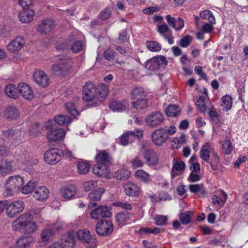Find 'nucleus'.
Wrapping results in <instances>:
<instances>
[{
    "label": "nucleus",
    "instance_id": "34",
    "mask_svg": "<svg viewBox=\"0 0 248 248\" xmlns=\"http://www.w3.org/2000/svg\"><path fill=\"white\" fill-rule=\"evenodd\" d=\"M97 163H110L111 158L109 155L105 151H101L97 154L95 157Z\"/></svg>",
    "mask_w": 248,
    "mask_h": 248
},
{
    "label": "nucleus",
    "instance_id": "58",
    "mask_svg": "<svg viewBox=\"0 0 248 248\" xmlns=\"http://www.w3.org/2000/svg\"><path fill=\"white\" fill-rule=\"evenodd\" d=\"M115 52L110 48L106 50L103 54L104 57L106 60L112 61L115 57Z\"/></svg>",
    "mask_w": 248,
    "mask_h": 248
},
{
    "label": "nucleus",
    "instance_id": "29",
    "mask_svg": "<svg viewBox=\"0 0 248 248\" xmlns=\"http://www.w3.org/2000/svg\"><path fill=\"white\" fill-rule=\"evenodd\" d=\"M13 161L7 159H2L0 161V174L5 175L10 172L13 169Z\"/></svg>",
    "mask_w": 248,
    "mask_h": 248
},
{
    "label": "nucleus",
    "instance_id": "23",
    "mask_svg": "<svg viewBox=\"0 0 248 248\" xmlns=\"http://www.w3.org/2000/svg\"><path fill=\"white\" fill-rule=\"evenodd\" d=\"M33 78L35 82L42 87H46L48 84L49 79L47 75L42 71L34 72Z\"/></svg>",
    "mask_w": 248,
    "mask_h": 248
},
{
    "label": "nucleus",
    "instance_id": "42",
    "mask_svg": "<svg viewBox=\"0 0 248 248\" xmlns=\"http://www.w3.org/2000/svg\"><path fill=\"white\" fill-rule=\"evenodd\" d=\"M37 186V183L31 180L25 186H22L21 191L23 194H27L31 193Z\"/></svg>",
    "mask_w": 248,
    "mask_h": 248
},
{
    "label": "nucleus",
    "instance_id": "16",
    "mask_svg": "<svg viewBox=\"0 0 248 248\" xmlns=\"http://www.w3.org/2000/svg\"><path fill=\"white\" fill-rule=\"evenodd\" d=\"M124 193L129 196H136L139 195L140 187L132 182H127L123 185Z\"/></svg>",
    "mask_w": 248,
    "mask_h": 248
},
{
    "label": "nucleus",
    "instance_id": "53",
    "mask_svg": "<svg viewBox=\"0 0 248 248\" xmlns=\"http://www.w3.org/2000/svg\"><path fill=\"white\" fill-rule=\"evenodd\" d=\"M54 234V232L50 229H44L41 233V238L43 242L48 241Z\"/></svg>",
    "mask_w": 248,
    "mask_h": 248
},
{
    "label": "nucleus",
    "instance_id": "41",
    "mask_svg": "<svg viewBox=\"0 0 248 248\" xmlns=\"http://www.w3.org/2000/svg\"><path fill=\"white\" fill-rule=\"evenodd\" d=\"M90 165L88 162L83 161H79L77 164L78 172L80 174L87 173L90 170Z\"/></svg>",
    "mask_w": 248,
    "mask_h": 248
},
{
    "label": "nucleus",
    "instance_id": "39",
    "mask_svg": "<svg viewBox=\"0 0 248 248\" xmlns=\"http://www.w3.org/2000/svg\"><path fill=\"white\" fill-rule=\"evenodd\" d=\"M210 145L208 143H206L202 147L200 152V157L205 161H207L209 159V150Z\"/></svg>",
    "mask_w": 248,
    "mask_h": 248
},
{
    "label": "nucleus",
    "instance_id": "10",
    "mask_svg": "<svg viewBox=\"0 0 248 248\" xmlns=\"http://www.w3.org/2000/svg\"><path fill=\"white\" fill-rule=\"evenodd\" d=\"M164 120L163 114L159 111L151 113L145 119V123L148 126L156 127L160 125Z\"/></svg>",
    "mask_w": 248,
    "mask_h": 248
},
{
    "label": "nucleus",
    "instance_id": "7",
    "mask_svg": "<svg viewBox=\"0 0 248 248\" xmlns=\"http://www.w3.org/2000/svg\"><path fill=\"white\" fill-rule=\"evenodd\" d=\"M143 136V131L137 129L134 131H128L119 138L120 144L123 146L127 145L129 142H132L135 139L140 140Z\"/></svg>",
    "mask_w": 248,
    "mask_h": 248
},
{
    "label": "nucleus",
    "instance_id": "17",
    "mask_svg": "<svg viewBox=\"0 0 248 248\" xmlns=\"http://www.w3.org/2000/svg\"><path fill=\"white\" fill-rule=\"evenodd\" d=\"M55 26V24L53 20L46 19L38 25L37 30L41 34H45L51 31Z\"/></svg>",
    "mask_w": 248,
    "mask_h": 248
},
{
    "label": "nucleus",
    "instance_id": "44",
    "mask_svg": "<svg viewBox=\"0 0 248 248\" xmlns=\"http://www.w3.org/2000/svg\"><path fill=\"white\" fill-rule=\"evenodd\" d=\"M180 113V109L175 105H171L166 109V113L169 117H174Z\"/></svg>",
    "mask_w": 248,
    "mask_h": 248
},
{
    "label": "nucleus",
    "instance_id": "55",
    "mask_svg": "<svg viewBox=\"0 0 248 248\" xmlns=\"http://www.w3.org/2000/svg\"><path fill=\"white\" fill-rule=\"evenodd\" d=\"M97 186V182L96 181H88L83 184V187L85 191H89L95 188Z\"/></svg>",
    "mask_w": 248,
    "mask_h": 248
},
{
    "label": "nucleus",
    "instance_id": "4",
    "mask_svg": "<svg viewBox=\"0 0 248 248\" xmlns=\"http://www.w3.org/2000/svg\"><path fill=\"white\" fill-rule=\"evenodd\" d=\"M88 206L90 209L94 208L90 213V216L93 219L98 220L102 217H109L111 215L108 207L106 205L98 206L96 202H90Z\"/></svg>",
    "mask_w": 248,
    "mask_h": 248
},
{
    "label": "nucleus",
    "instance_id": "8",
    "mask_svg": "<svg viewBox=\"0 0 248 248\" xmlns=\"http://www.w3.org/2000/svg\"><path fill=\"white\" fill-rule=\"evenodd\" d=\"M113 230L112 223L106 219H101L96 224L95 231L100 236H108L111 233Z\"/></svg>",
    "mask_w": 248,
    "mask_h": 248
},
{
    "label": "nucleus",
    "instance_id": "51",
    "mask_svg": "<svg viewBox=\"0 0 248 248\" xmlns=\"http://www.w3.org/2000/svg\"><path fill=\"white\" fill-rule=\"evenodd\" d=\"M186 141V137L185 135H182L179 137H175L172 140V146L178 149Z\"/></svg>",
    "mask_w": 248,
    "mask_h": 248
},
{
    "label": "nucleus",
    "instance_id": "14",
    "mask_svg": "<svg viewBox=\"0 0 248 248\" xmlns=\"http://www.w3.org/2000/svg\"><path fill=\"white\" fill-rule=\"evenodd\" d=\"M25 44V41L22 36H17L7 46V50L11 53H15L21 50Z\"/></svg>",
    "mask_w": 248,
    "mask_h": 248
},
{
    "label": "nucleus",
    "instance_id": "6",
    "mask_svg": "<svg viewBox=\"0 0 248 248\" xmlns=\"http://www.w3.org/2000/svg\"><path fill=\"white\" fill-rule=\"evenodd\" d=\"M77 237L80 242L85 245L87 248H94L96 246V239L91 235L88 230H79L77 232Z\"/></svg>",
    "mask_w": 248,
    "mask_h": 248
},
{
    "label": "nucleus",
    "instance_id": "35",
    "mask_svg": "<svg viewBox=\"0 0 248 248\" xmlns=\"http://www.w3.org/2000/svg\"><path fill=\"white\" fill-rule=\"evenodd\" d=\"M6 95L12 98H16L18 97V88L14 84L8 85L5 90Z\"/></svg>",
    "mask_w": 248,
    "mask_h": 248
},
{
    "label": "nucleus",
    "instance_id": "31",
    "mask_svg": "<svg viewBox=\"0 0 248 248\" xmlns=\"http://www.w3.org/2000/svg\"><path fill=\"white\" fill-rule=\"evenodd\" d=\"M33 241L34 238L31 235L22 237L17 240V248H29L30 243Z\"/></svg>",
    "mask_w": 248,
    "mask_h": 248
},
{
    "label": "nucleus",
    "instance_id": "54",
    "mask_svg": "<svg viewBox=\"0 0 248 248\" xmlns=\"http://www.w3.org/2000/svg\"><path fill=\"white\" fill-rule=\"evenodd\" d=\"M227 194L222 190H218V205L223 206L227 199Z\"/></svg>",
    "mask_w": 248,
    "mask_h": 248
},
{
    "label": "nucleus",
    "instance_id": "12",
    "mask_svg": "<svg viewBox=\"0 0 248 248\" xmlns=\"http://www.w3.org/2000/svg\"><path fill=\"white\" fill-rule=\"evenodd\" d=\"M44 159L47 164L53 165L61 159V151L58 148H52L44 154Z\"/></svg>",
    "mask_w": 248,
    "mask_h": 248
},
{
    "label": "nucleus",
    "instance_id": "13",
    "mask_svg": "<svg viewBox=\"0 0 248 248\" xmlns=\"http://www.w3.org/2000/svg\"><path fill=\"white\" fill-rule=\"evenodd\" d=\"M25 208L23 201L19 200L10 203L6 208V213L8 217H13L17 214L21 212Z\"/></svg>",
    "mask_w": 248,
    "mask_h": 248
},
{
    "label": "nucleus",
    "instance_id": "45",
    "mask_svg": "<svg viewBox=\"0 0 248 248\" xmlns=\"http://www.w3.org/2000/svg\"><path fill=\"white\" fill-rule=\"evenodd\" d=\"M114 176L117 179L124 180L129 177L130 172L125 169H121L115 172Z\"/></svg>",
    "mask_w": 248,
    "mask_h": 248
},
{
    "label": "nucleus",
    "instance_id": "59",
    "mask_svg": "<svg viewBox=\"0 0 248 248\" xmlns=\"http://www.w3.org/2000/svg\"><path fill=\"white\" fill-rule=\"evenodd\" d=\"M82 44L79 41H75L71 46V50L73 53H78L82 49Z\"/></svg>",
    "mask_w": 248,
    "mask_h": 248
},
{
    "label": "nucleus",
    "instance_id": "48",
    "mask_svg": "<svg viewBox=\"0 0 248 248\" xmlns=\"http://www.w3.org/2000/svg\"><path fill=\"white\" fill-rule=\"evenodd\" d=\"M233 148V145L230 140H226L222 142V149L224 154H230Z\"/></svg>",
    "mask_w": 248,
    "mask_h": 248
},
{
    "label": "nucleus",
    "instance_id": "61",
    "mask_svg": "<svg viewBox=\"0 0 248 248\" xmlns=\"http://www.w3.org/2000/svg\"><path fill=\"white\" fill-rule=\"evenodd\" d=\"M132 166L133 168L142 167L143 166V162L140 159V156H137L131 160Z\"/></svg>",
    "mask_w": 248,
    "mask_h": 248
},
{
    "label": "nucleus",
    "instance_id": "24",
    "mask_svg": "<svg viewBox=\"0 0 248 248\" xmlns=\"http://www.w3.org/2000/svg\"><path fill=\"white\" fill-rule=\"evenodd\" d=\"M48 190L45 186H39L35 190L33 196L38 201L46 200L48 197Z\"/></svg>",
    "mask_w": 248,
    "mask_h": 248
},
{
    "label": "nucleus",
    "instance_id": "60",
    "mask_svg": "<svg viewBox=\"0 0 248 248\" xmlns=\"http://www.w3.org/2000/svg\"><path fill=\"white\" fill-rule=\"evenodd\" d=\"M174 23L172 28H174L176 31L181 30L184 26V21L180 17H179L177 19H175Z\"/></svg>",
    "mask_w": 248,
    "mask_h": 248
},
{
    "label": "nucleus",
    "instance_id": "11",
    "mask_svg": "<svg viewBox=\"0 0 248 248\" xmlns=\"http://www.w3.org/2000/svg\"><path fill=\"white\" fill-rule=\"evenodd\" d=\"M46 126L47 128H50L46 136L49 141H55L61 140L64 138L65 133L62 128L57 127H50L48 124H46Z\"/></svg>",
    "mask_w": 248,
    "mask_h": 248
},
{
    "label": "nucleus",
    "instance_id": "36",
    "mask_svg": "<svg viewBox=\"0 0 248 248\" xmlns=\"http://www.w3.org/2000/svg\"><path fill=\"white\" fill-rule=\"evenodd\" d=\"M55 123L60 125H67L72 122V119L67 115H58L54 117Z\"/></svg>",
    "mask_w": 248,
    "mask_h": 248
},
{
    "label": "nucleus",
    "instance_id": "18",
    "mask_svg": "<svg viewBox=\"0 0 248 248\" xmlns=\"http://www.w3.org/2000/svg\"><path fill=\"white\" fill-rule=\"evenodd\" d=\"M18 93L21 94L22 96L26 100H31L34 97V94L31 88L29 85L25 83H21L18 86Z\"/></svg>",
    "mask_w": 248,
    "mask_h": 248
},
{
    "label": "nucleus",
    "instance_id": "2",
    "mask_svg": "<svg viewBox=\"0 0 248 248\" xmlns=\"http://www.w3.org/2000/svg\"><path fill=\"white\" fill-rule=\"evenodd\" d=\"M23 183V178L19 175L9 177L5 185L6 196L8 197L14 195L20 189Z\"/></svg>",
    "mask_w": 248,
    "mask_h": 248
},
{
    "label": "nucleus",
    "instance_id": "57",
    "mask_svg": "<svg viewBox=\"0 0 248 248\" xmlns=\"http://www.w3.org/2000/svg\"><path fill=\"white\" fill-rule=\"evenodd\" d=\"M179 219L183 224H187L191 222V217L189 214L185 212L181 214L179 216Z\"/></svg>",
    "mask_w": 248,
    "mask_h": 248
},
{
    "label": "nucleus",
    "instance_id": "1",
    "mask_svg": "<svg viewBox=\"0 0 248 248\" xmlns=\"http://www.w3.org/2000/svg\"><path fill=\"white\" fill-rule=\"evenodd\" d=\"M32 220V215L29 213H26L13 221L12 228L16 231L24 229L27 233H32L37 230V225L36 223Z\"/></svg>",
    "mask_w": 248,
    "mask_h": 248
},
{
    "label": "nucleus",
    "instance_id": "64",
    "mask_svg": "<svg viewBox=\"0 0 248 248\" xmlns=\"http://www.w3.org/2000/svg\"><path fill=\"white\" fill-rule=\"evenodd\" d=\"M10 154L9 148L5 145H0V157L8 156Z\"/></svg>",
    "mask_w": 248,
    "mask_h": 248
},
{
    "label": "nucleus",
    "instance_id": "40",
    "mask_svg": "<svg viewBox=\"0 0 248 248\" xmlns=\"http://www.w3.org/2000/svg\"><path fill=\"white\" fill-rule=\"evenodd\" d=\"M131 96L133 100L145 97L144 91L141 88H135L131 91Z\"/></svg>",
    "mask_w": 248,
    "mask_h": 248
},
{
    "label": "nucleus",
    "instance_id": "30",
    "mask_svg": "<svg viewBox=\"0 0 248 248\" xmlns=\"http://www.w3.org/2000/svg\"><path fill=\"white\" fill-rule=\"evenodd\" d=\"M4 113L5 117L11 119H16L19 116L18 109L13 106H10L6 108Z\"/></svg>",
    "mask_w": 248,
    "mask_h": 248
},
{
    "label": "nucleus",
    "instance_id": "47",
    "mask_svg": "<svg viewBox=\"0 0 248 248\" xmlns=\"http://www.w3.org/2000/svg\"><path fill=\"white\" fill-rule=\"evenodd\" d=\"M207 99L199 96L196 100V105L201 112H204L206 109V102Z\"/></svg>",
    "mask_w": 248,
    "mask_h": 248
},
{
    "label": "nucleus",
    "instance_id": "33",
    "mask_svg": "<svg viewBox=\"0 0 248 248\" xmlns=\"http://www.w3.org/2000/svg\"><path fill=\"white\" fill-rule=\"evenodd\" d=\"M232 98L228 95L223 96L221 99L220 107L223 110L228 111L232 108Z\"/></svg>",
    "mask_w": 248,
    "mask_h": 248
},
{
    "label": "nucleus",
    "instance_id": "63",
    "mask_svg": "<svg viewBox=\"0 0 248 248\" xmlns=\"http://www.w3.org/2000/svg\"><path fill=\"white\" fill-rule=\"evenodd\" d=\"M115 206L120 207L126 210H131L132 208L131 204L125 202H118L114 203Z\"/></svg>",
    "mask_w": 248,
    "mask_h": 248
},
{
    "label": "nucleus",
    "instance_id": "27",
    "mask_svg": "<svg viewBox=\"0 0 248 248\" xmlns=\"http://www.w3.org/2000/svg\"><path fill=\"white\" fill-rule=\"evenodd\" d=\"M129 106L128 101L114 100L109 104V108L113 111H121L126 109Z\"/></svg>",
    "mask_w": 248,
    "mask_h": 248
},
{
    "label": "nucleus",
    "instance_id": "15",
    "mask_svg": "<svg viewBox=\"0 0 248 248\" xmlns=\"http://www.w3.org/2000/svg\"><path fill=\"white\" fill-rule=\"evenodd\" d=\"M143 157L146 164L149 166H154L158 163V156L156 153L152 149L145 150L143 153Z\"/></svg>",
    "mask_w": 248,
    "mask_h": 248
},
{
    "label": "nucleus",
    "instance_id": "37",
    "mask_svg": "<svg viewBox=\"0 0 248 248\" xmlns=\"http://www.w3.org/2000/svg\"><path fill=\"white\" fill-rule=\"evenodd\" d=\"M135 176L140 181L145 183H149L151 181L150 175L142 170H139L136 171Z\"/></svg>",
    "mask_w": 248,
    "mask_h": 248
},
{
    "label": "nucleus",
    "instance_id": "9",
    "mask_svg": "<svg viewBox=\"0 0 248 248\" xmlns=\"http://www.w3.org/2000/svg\"><path fill=\"white\" fill-rule=\"evenodd\" d=\"M166 132L165 128L155 130L151 134L153 143L157 146H161L165 143L168 139Z\"/></svg>",
    "mask_w": 248,
    "mask_h": 248
},
{
    "label": "nucleus",
    "instance_id": "25",
    "mask_svg": "<svg viewBox=\"0 0 248 248\" xmlns=\"http://www.w3.org/2000/svg\"><path fill=\"white\" fill-rule=\"evenodd\" d=\"M175 159L173 160V166L171 172V176L174 178L182 173L185 168V164L183 161L175 162Z\"/></svg>",
    "mask_w": 248,
    "mask_h": 248
},
{
    "label": "nucleus",
    "instance_id": "20",
    "mask_svg": "<svg viewBox=\"0 0 248 248\" xmlns=\"http://www.w3.org/2000/svg\"><path fill=\"white\" fill-rule=\"evenodd\" d=\"M157 31L166 39L170 44L174 43L173 37L171 35V31L167 25L164 24L157 26Z\"/></svg>",
    "mask_w": 248,
    "mask_h": 248
},
{
    "label": "nucleus",
    "instance_id": "56",
    "mask_svg": "<svg viewBox=\"0 0 248 248\" xmlns=\"http://www.w3.org/2000/svg\"><path fill=\"white\" fill-rule=\"evenodd\" d=\"M154 220H155V224L156 225H166L167 221V217L165 216L157 215L155 217Z\"/></svg>",
    "mask_w": 248,
    "mask_h": 248
},
{
    "label": "nucleus",
    "instance_id": "52",
    "mask_svg": "<svg viewBox=\"0 0 248 248\" xmlns=\"http://www.w3.org/2000/svg\"><path fill=\"white\" fill-rule=\"evenodd\" d=\"M146 46L148 49L153 52L159 51L162 47L161 45L155 41L147 42Z\"/></svg>",
    "mask_w": 248,
    "mask_h": 248
},
{
    "label": "nucleus",
    "instance_id": "21",
    "mask_svg": "<svg viewBox=\"0 0 248 248\" xmlns=\"http://www.w3.org/2000/svg\"><path fill=\"white\" fill-rule=\"evenodd\" d=\"M71 68V66L68 65L67 62H62L54 64L52 67V71L55 75H61L65 74Z\"/></svg>",
    "mask_w": 248,
    "mask_h": 248
},
{
    "label": "nucleus",
    "instance_id": "5",
    "mask_svg": "<svg viewBox=\"0 0 248 248\" xmlns=\"http://www.w3.org/2000/svg\"><path fill=\"white\" fill-rule=\"evenodd\" d=\"M167 64L166 58L159 55L154 57L146 61L144 67L150 71H156L164 67Z\"/></svg>",
    "mask_w": 248,
    "mask_h": 248
},
{
    "label": "nucleus",
    "instance_id": "32",
    "mask_svg": "<svg viewBox=\"0 0 248 248\" xmlns=\"http://www.w3.org/2000/svg\"><path fill=\"white\" fill-rule=\"evenodd\" d=\"M34 15V13L32 10H27L20 12L18 17L22 22L28 23L32 20Z\"/></svg>",
    "mask_w": 248,
    "mask_h": 248
},
{
    "label": "nucleus",
    "instance_id": "46",
    "mask_svg": "<svg viewBox=\"0 0 248 248\" xmlns=\"http://www.w3.org/2000/svg\"><path fill=\"white\" fill-rule=\"evenodd\" d=\"M65 108L67 112L76 118V116L79 114L76 108L75 103L73 102H67L65 104Z\"/></svg>",
    "mask_w": 248,
    "mask_h": 248
},
{
    "label": "nucleus",
    "instance_id": "26",
    "mask_svg": "<svg viewBox=\"0 0 248 248\" xmlns=\"http://www.w3.org/2000/svg\"><path fill=\"white\" fill-rule=\"evenodd\" d=\"M60 244L61 248H74L75 240L73 234L68 233L63 237Z\"/></svg>",
    "mask_w": 248,
    "mask_h": 248
},
{
    "label": "nucleus",
    "instance_id": "28",
    "mask_svg": "<svg viewBox=\"0 0 248 248\" xmlns=\"http://www.w3.org/2000/svg\"><path fill=\"white\" fill-rule=\"evenodd\" d=\"M97 102L102 101L106 98L108 93V89L104 83L99 84L96 88Z\"/></svg>",
    "mask_w": 248,
    "mask_h": 248
},
{
    "label": "nucleus",
    "instance_id": "50",
    "mask_svg": "<svg viewBox=\"0 0 248 248\" xmlns=\"http://www.w3.org/2000/svg\"><path fill=\"white\" fill-rule=\"evenodd\" d=\"M200 16L204 19H208V21L212 24L215 23V19L212 12L209 10H204L200 13Z\"/></svg>",
    "mask_w": 248,
    "mask_h": 248
},
{
    "label": "nucleus",
    "instance_id": "62",
    "mask_svg": "<svg viewBox=\"0 0 248 248\" xmlns=\"http://www.w3.org/2000/svg\"><path fill=\"white\" fill-rule=\"evenodd\" d=\"M192 38L189 35H186L182 38L180 41V45L183 47H187L191 41Z\"/></svg>",
    "mask_w": 248,
    "mask_h": 248
},
{
    "label": "nucleus",
    "instance_id": "19",
    "mask_svg": "<svg viewBox=\"0 0 248 248\" xmlns=\"http://www.w3.org/2000/svg\"><path fill=\"white\" fill-rule=\"evenodd\" d=\"M108 164V163H97L93 167V173L99 176H107L109 172Z\"/></svg>",
    "mask_w": 248,
    "mask_h": 248
},
{
    "label": "nucleus",
    "instance_id": "49",
    "mask_svg": "<svg viewBox=\"0 0 248 248\" xmlns=\"http://www.w3.org/2000/svg\"><path fill=\"white\" fill-rule=\"evenodd\" d=\"M116 218L117 222L123 225L129 220V214L124 212L120 213L116 216Z\"/></svg>",
    "mask_w": 248,
    "mask_h": 248
},
{
    "label": "nucleus",
    "instance_id": "3",
    "mask_svg": "<svg viewBox=\"0 0 248 248\" xmlns=\"http://www.w3.org/2000/svg\"><path fill=\"white\" fill-rule=\"evenodd\" d=\"M83 99L84 101L92 102V106H96L97 102L96 87L91 82H87L83 87Z\"/></svg>",
    "mask_w": 248,
    "mask_h": 248
},
{
    "label": "nucleus",
    "instance_id": "22",
    "mask_svg": "<svg viewBox=\"0 0 248 248\" xmlns=\"http://www.w3.org/2000/svg\"><path fill=\"white\" fill-rule=\"evenodd\" d=\"M61 194L65 200L71 199L77 193V188L74 185H68L61 189Z\"/></svg>",
    "mask_w": 248,
    "mask_h": 248
},
{
    "label": "nucleus",
    "instance_id": "43",
    "mask_svg": "<svg viewBox=\"0 0 248 248\" xmlns=\"http://www.w3.org/2000/svg\"><path fill=\"white\" fill-rule=\"evenodd\" d=\"M132 107L136 109H141L145 108L147 105V100L145 97L136 99L132 102Z\"/></svg>",
    "mask_w": 248,
    "mask_h": 248
},
{
    "label": "nucleus",
    "instance_id": "38",
    "mask_svg": "<svg viewBox=\"0 0 248 248\" xmlns=\"http://www.w3.org/2000/svg\"><path fill=\"white\" fill-rule=\"evenodd\" d=\"M105 192L104 188L100 187L91 192L88 195L91 200L98 201L100 200L102 194Z\"/></svg>",
    "mask_w": 248,
    "mask_h": 248
}]
</instances>
